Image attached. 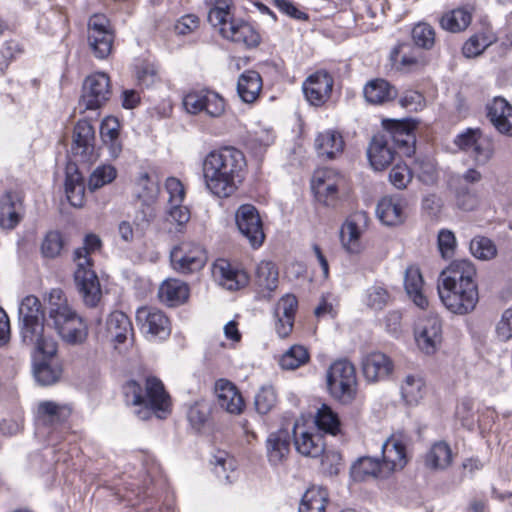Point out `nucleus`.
<instances>
[{
	"label": "nucleus",
	"mask_w": 512,
	"mask_h": 512,
	"mask_svg": "<svg viewBox=\"0 0 512 512\" xmlns=\"http://www.w3.org/2000/svg\"><path fill=\"white\" fill-rule=\"evenodd\" d=\"M364 221V215H355L346 220L342 225L340 237L344 248L349 253H359L361 250L360 237L363 232L361 222Z\"/></svg>",
	"instance_id": "c9c22d12"
},
{
	"label": "nucleus",
	"mask_w": 512,
	"mask_h": 512,
	"mask_svg": "<svg viewBox=\"0 0 512 512\" xmlns=\"http://www.w3.org/2000/svg\"><path fill=\"white\" fill-rule=\"evenodd\" d=\"M294 445L296 450L307 457L316 458L324 452V442L319 434H313L306 431L297 434L294 429Z\"/></svg>",
	"instance_id": "a19ab883"
},
{
	"label": "nucleus",
	"mask_w": 512,
	"mask_h": 512,
	"mask_svg": "<svg viewBox=\"0 0 512 512\" xmlns=\"http://www.w3.org/2000/svg\"><path fill=\"white\" fill-rule=\"evenodd\" d=\"M454 144L468 153L477 166L486 165L494 155L491 139L478 128H467L455 137Z\"/></svg>",
	"instance_id": "0eeeda50"
},
{
	"label": "nucleus",
	"mask_w": 512,
	"mask_h": 512,
	"mask_svg": "<svg viewBox=\"0 0 512 512\" xmlns=\"http://www.w3.org/2000/svg\"><path fill=\"white\" fill-rule=\"evenodd\" d=\"M405 202L399 197H385L377 205L376 212L382 223L388 226L400 224L405 219Z\"/></svg>",
	"instance_id": "473e14b6"
},
{
	"label": "nucleus",
	"mask_w": 512,
	"mask_h": 512,
	"mask_svg": "<svg viewBox=\"0 0 512 512\" xmlns=\"http://www.w3.org/2000/svg\"><path fill=\"white\" fill-rule=\"evenodd\" d=\"M172 268L180 274H191L201 270L207 262L205 249L194 242H181L170 252Z\"/></svg>",
	"instance_id": "6e6552de"
},
{
	"label": "nucleus",
	"mask_w": 512,
	"mask_h": 512,
	"mask_svg": "<svg viewBox=\"0 0 512 512\" xmlns=\"http://www.w3.org/2000/svg\"><path fill=\"white\" fill-rule=\"evenodd\" d=\"M363 93L372 104H382L396 95L395 89L384 79L371 80L365 85Z\"/></svg>",
	"instance_id": "c03bdc74"
},
{
	"label": "nucleus",
	"mask_w": 512,
	"mask_h": 512,
	"mask_svg": "<svg viewBox=\"0 0 512 512\" xmlns=\"http://www.w3.org/2000/svg\"><path fill=\"white\" fill-rule=\"evenodd\" d=\"M344 182L343 176L331 168H321L315 171L311 186L319 202L332 205L337 199V191Z\"/></svg>",
	"instance_id": "dca6fc26"
},
{
	"label": "nucleus",
	"mask_w": 512,
	"mask_h": 512,
	"mask_svg": "<svg viewBox=\"0 0 512 512\" xmlns=\"http://www.w3.org/2000/svg\"><path fill=\"white\" fill-rule=\"evenodd\" d=\"M102 241L96 234H87L83 246L74 251L76 270L74 273L75 283L83 303L90 308L96 307L102 297L99 279L92 270L90 254L100 250Z\"/></svg>",
	"instance_id": "20e7f679"
},
{
	"label": "nucleus",
	"mask_w": 512,
	"mask_h": 512,
	"mask_svg": "<svg viewBox=\"0 0 512 512\" xmlns=\"http://www.w3.org/2000/svg\"><path fill=\"white\" fill-rule=\"evenodd\" d=\"M215 396L217 405L229 414L239 415L245 407L244 399L237 387L226 379H219L215 383Z\"/></svg>",
	"instance_id": "412c9836"
},
{
	"label": "nucleus",
	"mask_w": 512,
	"mask_h": 512,
	"mask_svg": "<svg viewBox=\"0 0 512 512\" xmlns=\"http://www.w3.org/2000/svg\"><path fill=\"white\" fill-rule=\"evenodd\" d=\"M210 414V406L205 401L195 402L190 406L187 417L193 428L200 430L207 422Z\"/></svg>",
	"instance_id": "e2e57ef3"
},
{
	"label": "nucleus",
	"mask_w": 512,
	"mask_h": 512,
	"mask_svg": "<svg viewBox=\"0 0 512 512\" xmlns=\"http://www.w3.org/2000/svg\"><path fill=\"white\" fill-rule=\"evenodd\" d=\"M407 463L406 447L401 439L392 436L382 444V464L385 473L402 469Z\"/></svg>",
	"instance_id": "cd10ccee"
},
{
	"label": "nucleus",
	"mask_w": 512,
	"mask_h": 512,
	"mask_svg": "<svg viewBox=\"0 0 512 512\" xmlns=\"http://www.w3.org/2000/svg\"><path fill=\"white\" fill-rule=\"evenodd\" d=\"M159 185L148 172H141L136 180V196L142 203H155Z\"/></svg>",
	"instance_id": "8fccbe9b"
},
{
	"label": "nucleus",
	"mask_w": 512,
	"mask_h": 512,
	"mask_svg": "<svg viewBox=\"0 0 512 512\" xmlns=\"http://www.w3.org/2000/svg\"><path fill=\"white\" fill-rule=\"evenodd\" d=\"M470 251L474 257L481 260H490L497 254L493 241L484 236H478L471 240Z\"/></svg>",
	"instance_id": "680f3d73"
},
{
	"label": "nucleus",
	"mask_w": 512,
	"mask_h": 512,
	"mask_svg": "<svg viewBox=\"0 0 512 512\" xmlns=\"http://www.w3.org/2000/svg\"><path fill=\"white\" fill-rule=\"evenodd\" d=\"M234 5L228 9H224L225 15L218 19V23L210 18L208 22L212 27L217 28L219 34L234 43L242 44L247 47H255L260 42V36L255 29L246 21L235 18Z\"/></svg>",
	"instance_id": "39448f33"
},
{
	"label": "nucleus",
	"mask_w": 512,
	"mask_h": 512,
	"mask_svg": "<svg viewBox=\"0 0 512 512\" xmlns=\"http://www.w3.org/2000/svg\"><path fill=\"white\" fill-rule=\"evenodd\" d=\"M297 307V298L291 294L284 295L277 302L274 309V319L275 331L280 338H286L291 334Z\"/></svg>",
	"instance_id": "aec40b11"
},
{
	"label": "nucleus",
	"mask_w": 512,
	"mask_h": 512,
	"mask_svg": "<svg viewBox=\"0 0 512 512\" xmlns=\"http://www.w3.org/2000/svg\"><path fill=\"white\" fill-rule=\"evenodd\" d=\"M113 33L109 20L102 14H95L88 21V43L99 59L106 58L112 50Z\"/></svg>",
	"instance_id": "ddd939ff"
},
{
	"label": "nucleus",
	"mask_w": 512,
	"mask_h": 512,
	"mask_svg": "<svg viewBox=\"0 0 512 512\" xmlns=\"http://www.w3.org/2000/svg\"><path fill=\"white\" fill-rule=\"evenodd\" d=\"M59 336L69 344H81L83 343L88 335L87 325L84 323L81 317L74 318L71 323L64 326L62 330L58 332Z\"/></svg>",
	"instance_id": "864d4df0"
},
{
	"label": "nucleus",
	"mask_w": 512,
	"mask_h": 512,
	"mask_svg": "<svg viewBox=\"0 0 512 512\" xmlns=\"http://www.w3.org/2000/svg\"><path fill=\"white\" fill-rule=\"evenodd\" d=\"M33 374L42 386L55 384L62 374V367L55 355H35Z\"/></svg>",
	"instance_id": "a878e982"
},
{
	"label": "nucleus",
	"mask_w": 512,
	"mask_h": 512,
	"mask_svg": "<svg viewBox=\"0 0 512 512\" xmlns=\"http://www.w3.org/2000/svg\"><path fill=\"white\" fill-rule=\"evenodd\" d=\"M110 79L107 74L98 72L88 76L83 83L80 105L87 110L100 108L110 97Z\"/></svg>",
	"instance_id": "4468645a"
},
{
	"label": "nucleus",
	"mask_w": 512,
	"mask_h": 512,
	"mask_svg": "<svg viewBox=\"0 0 512 512\" xmlns=\"http://www.w3.org/2000/svg\"><path fill=\"white\" fill-rule=\"evenodd\" d=\"M487 116L501 134L512 136V105L502 97H495L487 105Z\"/></svg>",
	"instance_id": "b1692460"
},
{
	"label": "nucleus",
	"mask_w": 512,
	"mask_h": 512,
	"mask_svg": "<svg viewBox=\"0 0 512 512\" xmlns=\"http://www.w3.org/2000/svg\"><path fill=\"white\" fill-rule=\"evenodd\" d=\"M262 90V78L253 70L243 72L237 82V92L245 103H253L259 97Z\"/></svg>",
	"instance_id": "e433bc0d"
},
{
	"label": "nucleus",
	"mask_w": 512,
	"mask_h": 512,
	"mask_svg": "<svg viewBox=\"0 0 512 512\" xmlns=\"http://www.w3.org/2000/svg\"><path fill=\"white\" fill-rule=\"evenodd\" d=\"M246 167L244 154L234 147L209 152L203 161L207 190L218 198H228L238 189Z\"/></svg>",
	"instance_id": "f03ea898"
},
{
	"label": "nucleus",
	"mask_w": 512,
	"mask_h": 512,
	"mask_svg": "<svg viewBox=\"0 0 512 512\" xmlns=\"http://www.w3.org/2000/svg\"><path fill=\"white\" fill-rule=\"evenodd\" d=\"M454 191L455 202L458 208L464 211H472L479 204L477 191L466 185H450Z\"/></svg>",
	"instance_id": "6e6d98bb"
},
{
	"label": "nucleus",
	"mask_w": 512,
	"mask_h": 512,
	"mask_svg": "<svg viewBox=\"0 0 512 512\" xmlns=\"http://www.w3.org/2000/svg\"><path fill=\"white\" fill-rule=\"evenodd\" d=\"M411 36L414 44L419 48L430 50L434 47L436 33L434 28L428 23H417L411 31Z\"/></svg>",
	"instance_id": "4d7b16f0"
},
{
	"label": "nucleus",
	"mask_w": 512,
	"mask_h": 512,
	"mask_svg": "<svg viewBox=\"0 0 512 512\" xmlns=\"http://www.w3.org/2000/svg\"><path fill=\"white\" fill-rule=\"evenodd\" d=\"M290 452V434L286 429L271 432L266 439V454L272 466L282 464Z\"/></svg>",
	"instance_id": "bb28decb"
},
{
	"label": "nucleus",
	"mask_w": 512,
	"mask_h": 512,
	"mask_svg": "<svg viewBox=\"0 0 512 512\" xmlns=\"http://www.w3.org/2000/svg\"><path fill=\"white\" fill-rule=\"evenodd\" d=\"M19 322L45 321L40 300L34 295L24 297L19 305Z\"/></svg>",
	"instance_id": "de8ad7c7"
},
{
	"label": "nucleus",
	"mask_w": 512,
	"mask_h": 512,
	"mask_svg": "<svg viewBox=\"0 0 512 512\" xmlns=\"http://www.w3.org/2000/svg\"><path fill=\"white\" fill-rule=\"evenodd\" d=\"M106 331L111 340L116 343H124L133 328L128 316L121 311L112 312L106 321Z\"/></svg>",
	"instance_id": "ea45409f"
},
{
	"label": "nucleus",
	"mask_w": 512,
	"mask_h": 512,
	"mask_svg": "<svg viewBox=\"0 0 512 512\" xmlns=\"http://www.w3.org/2000/svg\"><path fill=\"white\" fill-rule=\"evenodd\" d=\"M63 242L59 232L51 231L45 236L41 251L45 257L54 258L58 256L62 250Z\"/></svg>",
	"instance_id": "338daca9"
},
{
	"label": "nucleus",
	"mask_w": 512,
	"mask_h": 512,
	"mask_svg": "<svg viewBox=\"0 0 512 512\" xmlns=\"http://www.w3.org/2000/svg\"><path fill=\"white\" fill-rule=\"evenodd\" d=\"M78 317L67 301L62 298V291L53 289L49 294V318L53 321L57 333Z\"/></svg>",
	"instance_id": "393cba45"
},
{
	"label": "nucleus",
	"mask_w": 512,
	"mask_h": 512,
	"mask_svg": "<svg viewBox=\"0 0 512 512\" xmlns=\"http://www.w3.org/2000/svg\"><path fill=\"white\" fill-rule=\"evenodd\" d=\"M415 339L419 349L427 355L434 354L442 342V324L437 316H429L422 320Z\"/></svg>",
	"instance_id": "f3484780"
},
{
	"label": "nucleus",
	"mask_w": 512,
	"mask_h": 512,
	"mask_svg": "<svg viewBox=\"0 0 512 512\" xmlns=\"http://www.w3.org/2000/svg\"><path fill=\"white\" fill-rule=\"evenodd\" d=\"M390 301V294L386 288L381 285H373L365 292L364 302L372 310L380 311L384 309Z\"/></svg>",
	"instance_id": "052dcab7"
},
{
	"label": "nucleus",
	"mask_w": 512,
	"mask_h": 512,
	"mask_svg": "<svg viewBox=\"0 0 512 512\" xmlns=\"http://www.w3.org/2000/svg\"><path fill=\"white\" fill-rule=\"evenodd\" d=\"M452 460L451 447L445 441L435 442L424 457L425 466L430 470H445Z\"/></svg>",
	"instance_id": "58836bf2"
},
{
	"label": "nucleus",
	"mask_w": 512,
	"mask_h": 512,
	"mask_svg": "<svg viewBox=\"0 0 512 512\" xmlns=\"http://www.w3.org/2000/svg\"><path fill=\"white\" fill-rule=\"evenodd\" d=\"M22 219V201L16 192H6L0 198V227L14 229Z\"/></svg>",
	"instance_id": "c85d7f7f"
},
{
	"label": "nucleus",
	"mask_w": 512,
	"mask_h": 512,
	"mask_svg": "<svg viewBox=\"0 0 512 512\" xmlns=\"http://www.w3.org/2000/svg\"><path fill=\"white\" fill-rule=\"evenodd\" d=\"M382 133L390 136L387 137V140L394 146V148L396 146L399 148H405L407 154L413 151L412 145L415 143V136L408 123L393 120Z\"/></svg>",
	"instance_id": "72a5a7b5"
},
{
	"label": "nucleus",
	"mask_w": 512,
	"mask_h": 512,
	"mask_svg": "<svg viewBox=\"0 0 512 512\" xmlns=\"http://www.w3.org/2000/svg\"><path fill=\"white\" fill-rule=\"evenodd\" d=\"M213 275L219 285L229 291L240 290L249 283V275L245 270L224 259H219L214 263Z\"/></svg>",
	"instance_id": "6ab92c4d"
},
{
	"label": "nucleus",
	"mask_w": 512,
	"mask_h": 512,
	"mask_svg": "<svg viewBox=\"0 0 512 512\" xmlns=\"http://www.w3.org/2000/svg\"><path fill=\"white\" fill-rule=\"evenodd\" d=\"M392 67L401 72L416 71L425 66L424 58L408 43L397 44L390 52Z\"/></svg>",
	"instance_id": "5701e85b"
},
{
	"label": "nucleus",
	"mask_w": 512,
	"mask_h": 512,
	"mask_svg": "<svg viewBox=\"0 0 512 512\" xmlns=\"http://www.w3.org/2000/svg\"><path fill=\"white\" fill-rule=\"evenodd\" d=\"M497 338L503 342L512 339V308L504 310L496 324Z\"/></svg>",
	"instance_id": "774afa93"
},
{
	"label": "nucleus",
	"mask_w": 512,
	"mask_h": 512,
	"mask_svg": "<svg viewBox=\"0 0 512 512\" xmlns=\"http://www.w3.org/2000/svg\"><path fill=\"white\" fill-rule=\"evenodd\" d=\"M494 41L492 35L487 33H477L471 36L463 45L462 52L467 58H473L480 55Z\"/></svg>",
	"instance_id": "13d9d810"
},
{
	"label": "nucleus",
	"mask_w": 512,
	"mask_h": 512,
	"mask_svg": "<svg viewBox=\"0 0 512 512\" xmlns=\"http://www.w3.org/2000/svg\"><path fill=\"white\" fill-rule=\"evenodd\" d=\"M400 391L406 404L416 405L424 397L426 385L420 375L408 374L401 383Z\"/></svg>",
	"instance_id": "37998d69"
},
{
	"label": "nucleus",
	"mask_w": 512,
	"mask_h": 512,
	"mask_svg": "<svg viewBox=\"0 0 512 512\" xmlns=\"http://www.w3.org/2000/svg\"><path fill=\"white\" fill-rule=\"evenodd\" d=\"M333 85V77L328 72L320 70L306 78L302 84V90L309 104L319 107L330 98Z\"/></svg>",
	"instance_id": "2eb2a0df"
},
{
	"label": "nucleus",
	"mask_w": 512,
	"mask_h": 512,
	"mask_svg": "<svg viewBox=\"0 0 512 512\" xmlns=\"http://www.w3.org/2000/svg\"><path fill=\"white\" fill-rule=\"evenodd\" d=\"M189 296L187 284L178 279L164 281L158 290V297L167 306L174 307L183 304Z\"/></svg>",
	"instance_id": "f704fd0d"
},
{
	"label": "nucleus",
	"mask_w": 512,
	"mask_h": 512,
	"mask_svg": "<svg viewBox=\"0 0 512 512\" xmlns=\"http://www.w3.org/2000/svg\"><path fill=\"white\" fill-rule=\"evenodd\" d=\"M256 283L269 293L273 292L278 285V271L270 261H262L256 269Z\"/></svg>",
	"instance_id": "3c124183"
},
{
	"label": "nucleus",
	"mask_w": 512,
	"mask_h": 512,
	"mask_svg": "<svg viewBox=\"0 0 512 512\" xmlns=\"http://www.w3.org/2000/svg\"><path fill=\"white\" fill-rule=\"evenodd\" d=\"M361 366L365 379L370 383L387 379L394 370L391 358L380 351H372L363 356Z\"/></svg>",
	"instance_id": "a211bd4d"
},
{
	"label": "nucleus",
	"mask_w": 512,
	"mask_h": 512,
	"mask_svg": "<svg viewBox=\"0 0 512 512\" xmlns=\"http://www.w3.org/2000/svg\"><path fill=\"white\" fill-rule=\"evenodd\" d=\"M475 276L476 269L468 260L453 261L441 272L438 293L449 311L464 315L475 309L479 300Z\"/></svg>",
	"instance_id": "f257e3e1"
},
{
	"label": "nucleus",
	"mask_w": 512,
	"mask_h": 512,
	"mask_svg": "<svg viewBox=\"0 0 512 512\" xmlns=\"http://www.w3.org/2000/svg\"><path fill=\"white\" fill-rule=\"evenodd\" d=\"M310 359L306 347L302 345L291 346L280 358L279 364L282 369L295 370L305 365Z\"/></svg>",
	"instance_id": "603ef678"
},
{
	"label": "nucleus",
	"mask_w": 512,
	"mask_h": 512,
	"mask_svg": "<svg viewBox=\"0 0 512 512\" xmlns=\"http://www.w3.org/2000/svg\"><path fill=\"white\" fill-rule=\"evenodd\" d=\"M389 135L378 133L374 135L367 149V156L372 168L382 171L387 168L395 158L394 146L387 140Z\"/></svg>",
	"instance_id": "4be33fe9"
},
{
	"label": "nucleus",
	"mask_w": 512,
	"mask_h": 512,
	"mask_svg": "<svg viewBox=\"0 0 512 512\" xmlns=\"http://www.w3.org/2000/svg\"><path fill=\"white\" fill-rule=\"evenodd\" d=\"M70 409L53 401L41 402L38 415L44 424L55 425L64 422L70 416Z\"/></svg>",
	"instance_id": "a18cd8bd"
},
{
	"label": "nucleus",
	"mask_w": 512,
	"mask_h": 512,
	"mask_svg": "<svg viewBox=\"0 0 512 512\" xmlns=\"http://www.w3.org/2000/svg\"><path fill=\"white\" fill-rule=\"evenodd\" d=\"M352 476L355 480L362 481L366 476L384 477L387 475L383 464L378 459L364 457L359 459L351 468Z\"/></svg>",
	"instance_id": "49530a36"
},
{
	"label": "nucleus",
	"mask_w": 512,
	"mask_h": 512,
	"mask_svg": "<svg viewBox=\"0 0 512 512\" xmlns=\"http://www.w3.org/2000/svg\"><path fill=\"white\" fill-rule=\"evenodd\" d=\"M327 387L330 394L343 402L351 401L356 393V370L347 359L333 362L327 371Z\"/></svg>",
	"instance_id": "423d86ee"
},
{
	"label": "nucleus",
	"mask_w": 512,
	"mask_h": 512,
	"mask_svg": "<svg viewBox=\"0 0 512 512\" xmlns=\"http://www.w3.org/2000/svg\"><path fill=\"white\" fill-rule=\"evenodd\" d=\"M276 392L271 386L262 387L255 396V407L258 413L267 414L275 406Z\"/></svg>",
	"instance_id": "0e129e2a"
},
{
	"label": "nucleus",
	"mask_w": 512,
	"mask_h": 512,
	"mask_svg": "<svg viewBox=\"0 0 512 512\" xmlns=\"http://www.w3.org/2000/svg\"><path fill=\"white\" fill-rule=\"evenodd\" d=\"M471 19V13L467 9L457 8L443 15L440 24L443 29L455 33L465 30Z\"/></svg>",
	"instance_id": "09e8293b"
},
{
	"label": "nucleus",
	"mask_w": 512,
	"mask_h": 512,
	"mask_svg": "<svg viewBox=\"0 0 512 512\" xmlns=\"http://www.w3.org/2000/svg\"><path fill=\"white\" fill-rule=\"evenodd\" d=\"M235 221L241 235L252 248H259L265 240L263 223L258 210L251 204L241 205L235 213Z\"/></svg>",
	"instance_id": "9b49d317"
},
{
	"label": "nucleus",
	"mask_w": 512,
	"mask_h": 512,
	"mask_svg": "<svg viewBox=\"0 0 512 512\" xmlns=\"http://www.w3.org/2000/svg\"><path fill=\"white\" fill-rule=\"evenodd\" d=\"M317 427L331 435H336L340 431V421L338 415L326 404H323L315 417Z\"/></svg>",
	"instance_id": "5fc2aeb1"
},
{
	"label": "nucleus",
	"mask_w": 512,
	"mask_h": 512,
	"mask_svg": "<svg viewBox=\"0 0 512 512\" xmlns=\"http://www.w3.org/2000/svg\"><path fill=\"white\" fill-rule=\"evenodd\" d=\"M136 320L145 337L150 341L165 340L171 334L168 317L154 307H140L136 311Z\"/></svg>",
	"instance_id": "9d476101"
},
{
	"label": "nucleus",
	"mask_w": 512,
	"mask_h": 512,
	"mask_svg": "<svg viewBox=\"0 0 512 512\" xmlns=\"http://www.w3.org/2000/svg\"><path fill=\"white\" fill-rule=\"evenodd\" d=\"M65 193L69 203L74 207H82L85 199V185L82 175L73 165L67 167Z\"/></svg>",
	"instance_id": "4c0bfd02"
},
{
	"label": "nucleus",
	"mask_w": 512,
	"mask_h": 512,
	"mask_svg": "<svg viewBox=\"0 0 512 512\" xmlns=\"http://www.w3.org/2000/svg\"><path fill=\"white\" fill-rule=\"evenodd\" d=\"M190 220V211L181 204H170L167 208V221L176 225L177 231H182L183 227Z\"/></svg>",
	"instance_id": "69168bd1"
},
{
	"label": "nucleus",
	"mask_w": 512,
	"mask_h": 512,
	"mask_svg": "<svg viewBox=\"0 0 512 512\" xmlns=\"http://www.w3.org/2000/svg\"><path fill=\"white\" fill-rule=\"evenodd\" d=\"M404 288L413 301L421 309L428 306V299L424 290V280L420 269L414 265L407 267L404 275Z\"/></svg>",
	"instance_id": "7c9ffc66"
},
{
	"label": "nucleus",
	"mask_w": 512,
	"mask_h": 512,
	"mask_svg": "<svg viewBox=\"0 0 512 512\" xmlns=\"http://www.w3.org/2000/svg\"><path fill=\"white\" fill-rule=\"evenodd\" d=\"M183 106L190 114L205 113L211 118H219L225 112V100L215 91L202 89L192 91L183 98Z\"/></svg>",
	"instance_id": "1a4fd4ad"
},
{
	"label": "nucleus",
	"mask_w": 512,
	"mask_h": 512,
	"mask_svg": "<svg viewBox=\"0 0 512 512\" xmlns=\"http://www.w3.org/2000/svg\"><path fill=\"white\" fill-rule=\"evenodd\" d=\"M117 176V170L114 166L104 164L98 166L90 175L88 181V188L95 191L109 183H111Z\"/></svg>",
	"instance_id": "bf43d9fd"
},
{
	"label": "nucleus",
	"mask_w": 512,
	"mask_h": 512,
	"mask_svg": "<svg viewBox=\"0 0 512 512\" xmlns=\"http://www.w3.org/2000/svg\"><path fill=\"white\" fill-rule=\"evenodd\" d=\"M22 342L40 355H56L57 343L49 335L44 321L19 322Z\"/></svg>",
	"instance_id": "f8f14e48"
},
{
	"label": "nucleus",
	"mask_w": 512,
	"mask_h": 512,
	"mask_svg": "<svg viewBox=\"0 0 512 512\" xmlns=\"http://www.w3.org/2000/svg\"><path fill=\"white\" fill-rule=\"evenodd\" d=\"M328 492L323 487H310L303 494L298 512H326Z\"/></svg>",
	"instance_id": "79ce46f5"
},
{
	"label": "nucleus",
	"mask_w": 512,
	"mask_h": 512,
	"mask_svg": "<svg viewBox=\"0 0 512 512\" xmlns=\"http://www.w3.org/2000/svg\"><path fill=\"white\" fill-rule=\"evenodd\" d=\"M94 140L95 131L91 123L87 120H79L73 131V154L80 156L84 161L88 160L93 152Z\"/></svg>",
	"instance_id": "c756f323"
},
{
	"label": "nucleus",
	"mask_w": 512,
	"mask_h": 512,
	"mask_svg": "<svg viewBox=\"0 0 512 512\" xmlns=\"http://www.w3.org/2000/svg\"><path fill=\"white\" fill-rule=\"evenodd\" d=\"M125 402L135 407V414L141 420H147L152 414L164 419L170 413V397L163 383L155 378H146L143 385L135 380L123 386Z\"/></svg>",
	"instance_id": "7ed1b4c3"
},
{
	"label": "nucleus",
	"mask_w": 512,
	"mask_h": 512,
	"mask_svg": "<svg viewBox=\"0 0 512 512\" xmlns=\"http://www.w3.org/2000/svg\"><path fill=\"white\" fill-rule=\"evenodd\" d=\"M315 148L318 155L327 159H335L344 150V140L340 132L325 130L315 138Z\"/></svg>",
	"instance_id": "2f4dec72"
}]
</instances>
